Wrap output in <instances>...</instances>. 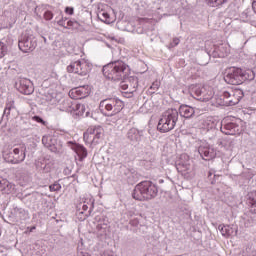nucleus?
Here are the masks:
<instances>
[{
    "label": "nucleus",
    "mask_w": 256,
    "mask_h": 256,
    "mask_svg": "<svg viewBox=\"0 0 256 256\" xmlns=\"http://www.w3.org/2000/svg\"><path fill=\"white\" fill-rule=\"evenodd\" d=\"M2 157L6 163H11V165H19V163H23V161H25V157H27V146L22 144L15 147L6 148L2 151Z\"/></svg>",
    "instance_id": "obj_3"
},
{
    "label": "nucleus",
    "mask_w": 256,
    "mask_h": 256,
    "mask_svg": "<svg viewBox=\"0 0 256 256\" xmlns=\"http://www.w3.org/2000/svg\"><path fill=\"white\" fill-rule=\"evenodd\" d=\"M50 191H61V184L59 182H54L52 185L49 186Z\"/></svg>",
    "instance_id": "obj_37"
},
{
    "label": "nucleus",
    "mask_w": 256,
    "mask_h": 256,
    "mask_svg": "<svg viewBox=\"0 0 256 256\" xmlns=\"http://www.w3.org/2000/svg\"><path fill=\"white\" fill-rule=\"evenodd\" d=\"M66 69L68 73H75L76 75L85 77L91 72L92 65L85 60H76L71 62Z\"/></svg>",
    "instance_id": "obj_8"
},
{
    "label": "nucleus",
    "mask_w": 256,
    "mask_h": 256,
    "mask_svg": "<svg viewBox=\"0 0 256 256\" xmlns=\"http://www.w3.org/2000/svg\"><path fill=\"white\" fill-rule=\"evenodd\" d=\"M73 93H76V95L79 97V99L88 97L89 96V86L88 85L79 86L78 88L71 90L70 95H73Z\"/></svg>",
    "instance_id": "obj_26"
},
{
    "label": "nucleus",
    "mask_w": 256,
    "mask_h": 256,
    "mask_svg": "<svg viewBox=\"0 0 256 256\" xmlns=\"http://www.w3.org/2000/svg\"><path fill=\"white\" fill-rule=\"evenodd\" d=\"M100 19L103 23H106L107 25H111V23H113V20H111V16L107 12L100 13Z\"/></svg>",
    "instance_id": "obj_33"
},
{
    "label": "nucleus",
    "mask_w": 256,
    "mask_h": 256,
    "mask_svg": "<svg viewBox=\"0 0 256 256\" xmlns=\"http://www.w3.org/2000/svg\"><path fill=\"white\" fill-rule=\"evenodd\" d=\"M210 7H220V5H225L228 0H206Z\"/></svg>",
    "instance_id": "obj_34"
},
{
    "label": "nucleus",
    "mask_w": 256,
    "mask_h": 256,
    "mask_svg": "<svg viewBox=\"0 0 256 256\" xmlns=\"http://www.w3.org/2000/svg\"><path fill=\"white\" fill-rule=\"evenodd\" d=\"M0 191L3 195H11V193H15V184L7 179L0 178Z\"/></svg>",
    "instance_id": "obj_21"
},
{
    "label": "nucleus",
    "mask_w": 256,
    "mask_h": 256,
    "mask_svg": "<svg viewBox=\"0 0 256 256\" xmlns=\"http://www.w3.org/2000/svg\"><path fill=\"white\" fill-rule=\"evenodd\" d=\"M87 209H89V206H87V204H83L82 205V210L87 211Z\"/></svg>",
    "instance_id": "obj_49"
},
{
    "label": "nucleus",
    "mask_w": 256,
    "mask_h": 256,
    "mask_svg": "<svg viewBox=\"0 0 256 256\" xmlns=\"http://www.w3.org/2000/svg\"><path fill=\"white\" fill-rule=\"evenodd\" d=\"M252 10L254 11V13L256 15V0L252 1Z\"/></svg>",
    "instance_id": "obj_47"
},
{
    "label": "nucleus",
    "mask_w": 256,
    "mask_h": 256,
    "mask_svg": "<svg viewBox=\"0 0 256 256\" xmlns=\"http://www.w3.org/2000/svg\"><path fill=\"white\" fill-rule=\"evenodd\" d=\"M224 81L228 85H242L243 69L237 67L227 68L224 74Z\"/></svg>",
    "instance_id": "obj_10"
},
{
    "label": "nucleus",
    "mask_w": 256,
    "mask_h": 256,
    "mask_svg": "<svg viewBox=\"0 0 256 256\" xmlns=\"http://www.w3.org/2000/svg\"><path fill=\"white\" fill-rule=\"evenodd\" d=\"M45 21H51L53 19V12L51 10H46L43 15Z\"/></svg>",
    "instance_id": "obj_38"
},
{
    "label": "nucleus",
    "mask_w": 256,
    "mask_h": 256,
    "mask_svg": "<svg viewBox=\"0 0 256 256\" xmlns=\"http://www.w3.org/2000/svg\"><path fill=\"white\" fill-rule=\"evenodd\" d=\"M57 24L60 26V27H64L65 29H67V26L65 25V20L62 18L60 19Z\"/></svg>",
    "instance_id": "obj_44"
},
{
    "label": "nucleus",
    "mask_w": 256,
    "mask_h": 256,
    "mask_svg": "<svg viewBox=\"0 0 256 256\" xmlns=\"http://www.w3.org/2000/svg\"><path fill=\"white\" fill-rule=\"evenodd\" d=\"M11 109H15V105L13 104V102L6 104L2 119H5V117L7 119V117H9V115H11Z\"/></svg>",
    "instance_id": "obj_32"
},
{
    "label": "nucleus",
    "mask_w": 256,
    "mask_h": 256,
    "mask_svg": "<svg viewBox=\"0 0 256 256\" xmlns=\"http://www.w3.org/2000/svg\"><path fill=\"white\" fill-rule=\"evenodd\" d=\"M141 137H143V130H139L135 127L130 128L126 133V139H128L130 143H139L141 141Z\"/></svg>",
    "instance_id": "obj_20"
},
{
    "label": "nucleus",
    "mask_w": 256,
    "mask_h": 256,
    "mask_svg": "<svg viewBox=\"0 0 256 256\" xmlns=\"http://www.w3.org/2000/svg\"><path fill=\"white\" fill-rule=\"evenodd\" d=\"M127 69H129V65L124 63L123 60H115L104 65L102 73L110 81H122Z\"/></svg>",
    "instance_id": "obj_2"
},
{
    "label": "nucleus",
    "mask_w": 256,
    "mask_h": 256,
    "mask_svg": "<svg viewBox=\"0 0 256 256\" xmlns=\"http://www.w3.org/2000/svg\"><path fill=\"white\" fill-rule=\"evenodd\" d=\"M65 13L67 15H73L75 13V9L73 7L68 6V7L65 8Z\"/></svg>",
    "instance_id": "obj_41"
},
{
    "label": "nucleus",
    "mask_w": 256,
    "mask_h": 256,
    "mask_svg": "<svg viewBox=\"0 0 256 256\" xmlns=\"http://www.w3.org/2000/svg\"><path fill=\"white\" fill-rule=\"evenodd\" d=\"M44 41H47V38H44Z\"/></svg>",
    "instance_id": "obj_56"
},
{
    "label": "nucleus",
    "mask_w": 256,
    "mask_h": 256,
    "mask_svg": "<svg viewBox=\"0 0 256 256\" xmlns=\"http://www.w3.org/2000/svg\"><path fill=\"white\" fill-rule=\"evenodd\" d=\"M253 79H255V72L253 70H242V83L253 81Z\"/></svg>",
    "instance_id": "obj_28"
},
{
    "label": "nucleus",
    "mask_w": 256,
    "mask_h": 256,
    "mask_svg": "<svg viewBox=\"0 0 256 256\" xmlns=\"http://www.w3.org/2000/svg\"><path fill=\"white\" fill-rule=\"evenodd\" d=\"M137 87H139V78L137 76H127L126 73L120 82V88L123 91L128 89L126 93H133L137 91Z\"/></svg>",
    "instance_id": "obj_15"
},
{
    "label": "nucleus",
    "mask_w": 256,
    "mask_h": 256,
    "mask_svg": "<svg viewBox=\"0 0 256 256\" xmlns=\"http://www.w3.org/2000/svg\"><path fill=\"white\" fill-rule=\"evenodd\" d=\"M193 93L198 101H209L212 95L207 93L206 87H195Z\"/></svg>",
    "instance_id": "obj_22"
},
{
    "label": "nucleus",
    "mask_w": 256,
    "mask_h": 256,
    "mask_svg": "<svg viewBox=\"0 0 256 256\" xmlns=\"http://www.w3.org/2000/svg\"><path fill=\"white\" fill-rule=\"evenodd\" d=\"M100 109H105L106 111H111L110 116L117 115V113H121L123 111V101L119 98H106L100 102Z\"/></svg>",
    "instance_id": "obj_9"
},
{
    "label": "nucleus",
    "mask_w": 256,
    "mask_h": 256,
    "mask_svg": "<svg viewBox=\"0 0 256 256\" xmlns=\"http://www.w3.org/2000/svg\"><path fill=\"white\" fill-rule=\"evenodd\" d=\"M59 111H63L65 113H76V115H83L85 113V105L79 104L77 102H72L71 99H62L58 100Z\"/></svg>",
    "instance_id": "obj_6"
},
{
    "label": "nucleus",
    "mask_w": 256,
    "mask_h": 256,
    "mask_svg": "<svg viewBox=\"0 0 256 256\" xmlns=\"http://www.w3.org/2000/svg\"><path fill=\"white\" fill-rule=\"evenodd\" d=\"M202 129H204V131H211L213 129H215V122L207 119V120H203L202 121Z\"/></svg>",
    "instance_id": "obj_31"
},
{
    "label": "nucleus",
    "mask_w": 256,
    "mask_h": 256,
    "mask_svg": "<svg viewBox=\"0 0 256 256\" xmlns=\"http://www.w3.org/2000/svg\"><path fill=\"white\" fill-rule=\"evenodd\" d=\"M130 225L132 227H137L139 225V219L135 218V219L130 220Z\"/></svg>",
    "instance_id": "obj_43"
},
{
    "label": "nucleus",
    "mask_w": 256,
    "mask_h": 256,
    "mask_svg": "<svg viewBox=\"0 0 256 256\" xmlns=\"http://www.w3.org/2000/svg\"><path fill=\"white\" fill-rule=\"evenodd\" d=\"M7 51H9V46L7 45V40L2 39L0 41V59H3V57L7 54Z\"/></svg>",
    "instance_id": "obj_30"
},
{
    "label": "nucleus",
    "mask_w": 256,
    "mask_h": 256,
    "mask_svg": "<svg viewBox=\"0 0 256 256\" xmlns=\"http://www.w3.org/2000/svg\"><path fill=\"white\" fill-rule=\"evenodd\" d=\"M157 195H159V187L149 180L138 183L132 193V197L136 201H151Z\"/></svg>",
    "instance_id": "obj_1"
},
{
    "label": "nucleus",
    "mask_w": 256,
    "mask_h": 256,
    "mask_svg": "<svg viewBox=\"0 0 256 256\" xmlns=\"http://www.w3.org/2000/svg\"><path fill=\"white\" fill-rule=\"evenodd\" d=\"M16 213H25V210L23 208H16L15 209Z\"/></svg>",
    "instance_id": "obj_48"
},
{
    "label": "nucleus",
    "mask_w": 256,
    "mask_h": 256,
    "mask_svg": "<svg viewBox=\"0 0 256 256\" xmlns=\"http://www.w3.org/2000/svg\"><path fill=\"white\" fill-rule=\"evenodd\" d=\"M18 47L22 53H31L37 48V38L31 30H26L18 39Z\"/></svg>",
    "instance_id": "obj_5"
},
{
    "label": "nucleus",
    "mask_w": 256,
    "mask_h": 256,
    "mask_svg": "<svg viewBox=\"0 0 256 256\" xmlns=\"http://www.w3.org/2000/svg\"><path fill=\"white\" fill-rule=\"evenodd\" d=\"M246 203L251 207L250 212L256 215V191L248 193Z\"/></svg>",
    "instance_id": "obj_27"
},
{
    "label": "nucleus",
    "mask_w": 256,
    "mask_h": 256,
    "mask_svg": "<svg viewBox=\"0 0 256 256\" xmlns=\"http://www.w3.org/2000/svg\"><path fill=\"white\" fill-rule=\"evenodd\" d=\"M63 20H64V21H66V20H67V18H63Z\"/></svg>",
    "instance_id": "obj_55"
},
{
    "label": "nucleus",
    "mask_w": 256,
    "mask_h": 256,
    "mask_svg": "<svg viewBox=\"0 0 256 256\" xmlns=\"http://www.w3.org/2000/svg\"><path fill=\"white\" fill-rule=\"evenodd\" d=\"M66 27H67V29H70V27H72V29H79L80 24H79V22H77L75 20H69L67 22Z\"/></svg>",
    "instance_id": "obj_36"
},
{
    "label": "nucleus",
    "mask_w": 256,
    "mask_h": 256,
    "mask_svg": "<svg viewBox=\"0 0 256 256\" xmlns=\"http://www.w3.org/2000/svg\"><path fill=\"white\" fill-rule=\"evenodd\" d=\"M68 145L78 155V157H80V159H85V157H87V148H85V146L72 141H69Z\"/></svg>",
    "instance_id": "obj_25"
},
{
    "label": "nucleus",
    "mask_w": 256,
    "mask_h": 256,
    "mask_svg": "<svg viewBox=\"0 0 256 256\" xmlns=\"http://www.w3.org/2000/svg\"><path fill=\"white\" fill-rule=\"evenodd\" d=\"M159 183H163V180H159Z\"/></svg>",
    "instance_id": "obj_53"
},
{
    "label": "nucleus",
    "mask_w": 256,
    "mask_h": 256,
    "mask_svg": "<svg viewBox=\"0 0 256 256\" xmlns=\"http://www.w3.org/2000/svg\"><path fill=\"white\" fill-rule=\"evenodd\" d=\"M87 215L83 218V219H86Z\"/></svg>",
    "instance_id": "obj_57"
},
{
    "label": "nucleus",
    "mask_w": 256,
    "mask_h": 256,
    "mask_svg": "<svg viewBox=\"0 0 256 256\" xmlns=\"http://www.w3.org/2000/svg\"><path fill=\"white\" fill-rule=\"evenodd\" d=\"M27 229L29 230V232H28V231H25L26 234H27V233H33V231H35V229H37V227L31 226V227H28Z\"/></svg>",
    "instance_id": "obj_46"
},
{
    "label": "nucleus",
    "mask_w": 256,
    "mask_h": 256,
    "mask_svg": "<svg viewBox=\"0 0 256 256\" xmlns=\"http://www.w3.org/2000/svg\"><path fill=\"white\" fill-rule=\"evenodd\" d=\"M227 55H229V46L227 44L214 45L212 52L209 51L207 54H204L206 61L201 65H207V63H209L210 57H219L220 59H225Z\"/></svg>",
    "instance_id": "obj_13"
},
{
    "label": "nucleus",
    "mask_w": 256,
    "mask_h": 256,
    "mask_svg": "<svg viewBox=\"0 0 256 256\" xmlns=\"http://www.w3.org/2000/svg\"><path fill=\"white\" fill-rule=\"evenodd\" d=\"M220 130L224 135H241V126L238 122H222Z\"/></svg>",
    "instance_id": "obj_18"
},
{
    "label": "nucleus",
    "mask_w": 256,
    "mask_h": 256,
    "mask_svg": "<svg viewBox=\"0 0 256 256\" xmlns=\"http://www.w3.org/2000/svg\"><path fill=\"white\" fill-rule=\"evenodd\" d=\"M103 127L91 126L84 133L85 143H91V145H98L99 140L103 138Z\"/></svg>",
    "instance_id": "obj_12"
},
{
    "label": "nucleus",
    "mask_w": 256,
    "mask_h": 256,
    "mask_svg": "<svg viewBox=\"0 0 256 256\" xmlns=\"http://www.w3.org/2000/svg\"><path fill=\"white\" fill-rule=\"evenodd\" d=\"M198 153L204 161H211L217 157L215 148L211 147L208 143H202L198 147Z\"/></svg>",
    "instance_id": "obj_16"
},
{
    "label": "nucleus",
    "mask_w": 256,
    "mask_h": 256,
    "mask_svg": "<svg viewBox=\"0 0 256 256\" xmlns=\"http://www.w3.org/2000/svg\"><path fill=\"white\" fill-rule=\"evenodd\" d=\"M211 175H213V174L211 172H209L208 177H211Z\"/></svg>",
    "instance_id": "obj_52"
},
{
    "label": "nucleus",
    "mask_w": 256,
    "mask_h": 256,
    "mask_svg": "<svg viewBox=\"0 0 256 256\" xmlns=\"http://www.w3.org/2000/svg\"><path fill=\"white\" fill-rule=\"evenodd\" d=\"M178 115L184 117V119H191L195 115V108L187 104H182L179 106Z\"/></svg>",
    "instance_id": "obj_24"
},
{
    "label": "nucleus",
    "mask_w": 256,
    "mask_h": 256,
    "mask_svg": "<svg viewBox=\"0 0 256 256\" xmlns=\"http://www.w3.org/2000/svg\"><path fill=\"white\" fill-rule=\"evenodd\" d=\"M15 89L22 95H33L35 92V86L33 82L27 78L18 77L15 82Z\"/></svg>",
    "instance_id": "obj_14"
},
{
    "label": "nucleus",
    "mask_w": 256,
    "mask_h": 256,
    "mask_svg": "<svg viewBox=\"0 0 256 256\" xmlns=\"http://www.w3.org/2000/svg\"><path fill=\"white\" fill-rule=\"evenodd\" d=\"M42 144L44 147H46V149H49L51 153H59V148L57 147V138H55V136H43Z\"/></svg>",
    "instance_id": "obj_19"
},
{
    "label": "nucleus",
    "mask_w": 256,
    "mask_h": 256,
    "mask_svg": "<svg viewBox=\"0 0 256 256\" xmlns=\"http://www.w3.org/2000/svg\"><path fill=\"white\" fill-rule=\"evenodd\" d=\"M242 17H244L245 19H251V10L246 9V11L242 13Z\"/></svg>",
    "instance_id": "obj_42"
},
{
    "label": "nucleus",
    "mask_w": 256,
    "mask_h": 256,
    "mask_svg": "<svg viewBox=\"0 0 256 256\" xmlns=\"http://www.w3.org/2000/svg\"><path fill=\"white\" fill-rule=\"evenodd\" d=\"M245 227H253L256 225V217L250 216L244 222Z\"/></svg>",
    "instance_id": "obj_35"
},
{
    "label": "nucleus",
    "mask_w": 256,
    "mask_h": 256,
    "mask_svg": "<svg viewBox=\"0 0 256 256\" xmlns=\"http://www.w3.org/2000/svg\"><path fill=\"white\" fill-rule=\"evenodd\" d=\"M181 43V40L179 38H173L172 42L170 43V47H177Z\"/></svg>",
    "instance_id": "obj_40"
},
{
    "label": "nucleus",
    "mask_w": 256,
    "mask_h": 256,
    "mask_svg": "<svg viewBox=\"0 0 256 256\" xmlns=\"http://www.w3.org/2000/svg\"><path fill=\"white\" fill-rule=\"evenodd\" d=\"M177 121H179V111L177 109H168L159 119L157 129L160 133H169V131L175 129Z\"/></svg>",
    "instance_id": "obj_4"
},
{
    "label": "nucleus",
    "mask_w": 256,
    "mask_h": 256,
    "mask_svg": "<svg viewBox=\"0 0 256 256\" xmlns=\"http://www.w3.org/2000/svg\"><path fill=\"white\" fill-rule=\"evenodd\" d=\"M247 256H256V251L255 250H252L251 253Z\"/></svg>",
    "instance_id": "obj_50"
},
{
    "label": "nucleus",
    "mask_w": 256,
    "mask_h": 256,
    "mask_svg": "<svg viewBox=\"0 0 256 256\" xmlns=\"http://www.w3.org/2000/svg\"><path fill=\"white\" fill-rule=\"evenodd\" d=\"M44 101L48 103V105H57L59 100L57 99V94H46L44 96Z\"/></svg>",
    "instance_id": "obj_29"
},
{
    "label": "nucleus",
    "mask_w": 256,
    "mask_h": 256,
    "mask_svg": "<svg viewBox=\"0 0 256 256\" xmlns=\"http://www.w3.org/2000/svg\"><path fill=\"white\" fill-rule=\"evenodd\" d=\"M191 159L189 155L182 154L180 159L176 162V169L178 173H182V175H187L191 171Z\"/></svg>",
    "instance_id": "obj_17"
},
{
    "label": "nucleus",
    "mask_w": 256,
    "mask_h": 256,
    "mask_svg": "<svg viewBox=\"0 0 256 256\" xmlns=\"http://www.w3.org/2000/svg\"><path fill=\"white\" fill-rule=\"evenodd\" d=\"M220 233L223 237H232L237 235V226L236 225H223L218 226Z\"/></svg>",
    "instance_id": "obj_23"
},
{
    "label": "nucleus",
    "mask_w": 256,
    "mask_h": 256,
    "mask_svg": "<svg viewBox=\"0 0 256 256\" xmlns=\"http://www.w3.org/2000/svg\"><path fill=\"white\" fill-rule=\"evenodd\" d=\"M85 117H91V112H86Z\"/></svg>",
    "instance_id": "obj_51"
},
{
    "label": "nucleus",
    "mask_w": 256,
    "mask_h": 256,
    "mask_svg": "<svg viewBox=\"0 0 256 256\" xmlns=\"http://www.w3.org/2000/svg\"><path fill=\"white\" fill-rule=\"evenodd\" d=\"M33 121H36V123H41V125H47V122H45V120H43L42 117L40 116H34Z\"/></svg>",
    "instance_id": "obj_39"
},
{
    "label": "nucleus",
    "mask_w": 256,
    "mask_h": 256,
    "mask_svg": "<svg viewBox=\"0 0 256 256\" xmlns=\"http://www.w3.org/2000/svg\"><path fill=\"white\" fill-rule=\"evenodd\" d=\"M119 167V173L123 179L127 181L130 185H133L134 183H137L139 181L141 174L135 170V168H131L127 166V164H118Z\"/></svg>",
    "instance_id": "obj_11"
},
{
    "label": "nucleus",
    "mask_w": 256,
    "mask_h": 256,
    "mask_svg": "<svg viewBox=\"0 0 256 256\" xmlns=\"http://www.w3.org/2000/svg\"><path fill=\"white\" fill-rule=\"evenodd\" d=\"M241 99H243V91L241 90L224 91L220 96V105L233 107V105H237Z\"/></svg>",
    "instance_id": "obj_7"
},
{
    "label": "nucleus",
    "mask_w": 256,
    "mask_h": 256,
    "mask_svg": "<svg viewBox=\"0 0 256 256\" xmlns=\"http://www.w3.org/2000/svg\"><path fill=\"white\" fill-rule=\"evenodd\" d=\"M79 215H83V212H79Z\"/></svg>",
    "instance_id": "obj_54"
},
{
    "label": "nucleus",
    "mask_w": 256,
    "mask_h": 256,
    "mask_svg": "<svg viewBox=\"0 0 256 256\" xmlns=\"http://www.w3.org/2000/svg\"><path fill=\"white\" fill-rule=\"evenodd\" d=\"M150 89H159V82H158V81L154 82V83L150 86Z\"/></svg>",
    "instance_id": "obj_45"
}]
</instances>
